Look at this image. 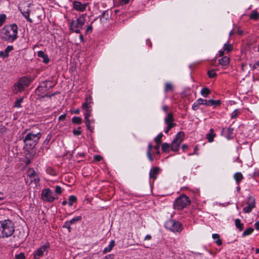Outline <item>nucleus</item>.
<instances>
[{
    "label": "nucleus",
    "instance_id": "0eeeda50",
    "mask_svg": "<svg viewBox=\"0 0 259 259\" xmlns=\"http://www.w3.org/2000/svg\"><path fill=\"white\" fill-rule=\"evenodd\" d=\"M165 227L172 232H180L183 230V226L181 223L171 219L165 222Z\"/></svg>",
    "mask_w": 259,
    "mask_h": 259
},
{
    "label": "nucleus",
    "instance_id": "e433bc0d",
    "mask_svg": "<svg viewBox=\"0 0 259 259\" xmlns=\"http://www.w3.org/2000/svg\"><path fill=\"white\" fill-rule=\"evenodd\" d=\"M163 134L160 133L155 138L154 141L158 145H160L161 143V138L163 137Z\"/></svg>",
    "mask_w": 259,
    "mask_h": 259
},
{
    "label": "nucleus",
    "instance_id": "b1692460",
    "mask_svg": "<svg viewBox=\"0 0 259 259\" xmlns=\"http://www.w3.org/2000/svg\"><path fill=\"white\" fill-rule=\"evenodd\" d=\"M110 19V16L108 14V11H105L102 14V16L100 18V20L102 22H105L107 20H108Z\"/></svg>",
    "mask_w": 259,
    "mask_h": 259
},
{
    "label": "nucleus",
    "instance_id": "680f3d73",
    "mask_svg": "<svg viewBox=\"0 0 259 259\" xmlns=\"http://www.w3.org/2000/svg\"><path fill=\"white\" fill-rule=\"evenodd\" d=\"M147 156H148L149 160L151 162H152L154 160V158H153V156H152L151 152H147Z\"/></svg>",
    "mask_w": 259,
    "mask_h": 259
},
{
    "label": "nucleus",
    "instance_id": "dca6fc26",
    "mask_svg": "<svg viewBox=\"0 0 259 259\" xmlns=\"http://www.w3.org/2000/svg\"><path fill=\"white\" fill-rule=\"evenodd\" d=\"M13 50V46H8L4 52H0V56L3 58H6L8 57L9 52Z\"/></svg>",
    "mask_w": 259,
    "mask_h": 259
},
{
    "label": "nucleus",
    "instance_id": "7ed1b4c3",
    "mask_svg": "<svg viewBox=\"0 0 259 259\" xmlns=\"http://www.w3.org/2000/svg\"><path fill=\"white\" fill-rule=\"evenodd\" d=\"M40 137L41 134L40 133L36 134L29 133L26 135L23 139V142L28 148L32 149L37 144Z\"/></svg>",
    "mask_w": 259,
    "mask_h": 259
},
{
    "label": "nucleus",
    "instance_id": "13d9d810",
    "mask_svg": "<svg viewBox=\"0 0 259 259\" xmlns=\"http://www.w3.org/2000/svg\"><path fill=\"white\" fill-rule=\"evenodd\" d=\"M102 157L99 155L94 156V159L96 161H100L102 159Z\"/></svg>",
    "mask_w": 259,
    "mask_h": 259
},
{
    "label": "nucleus",
    "instance_id": "864d4df0",
    "mask_svg": "<svg viewBox=\"0 0 259 259\" xmlns=\"http://www.w3.org/2000/svg\"><path fill=\"white\" fill-rule=\"evenodd\" d=\"M249 66L252 67V69L253 70L257 69L259 67V61L256 62L252 66L251 64H249Z\"/></svg>",
    "mask_w": 259,
    "mask_h": 259
},
{
    "label": "nucleus",
    "instance_id": "6e6d98bb",
    "mask_svg": "<svg viewBox=\"0 0 259 259\" xmlns=\"http://www.w3.org/2000/svg\"><path fill=\"white\" fill-rule=\"evenodd\" d=\"M7 129L4 125H0V134H3L6 132Z\"/></svg>",
    "mask_w": 259,
    "mask_h": 259
},
{
    "label": "nucleus",
    "instance_id": "39448f33",
    "mask_svg": "<svg viewBox=\"0 0 259 259\" xmlns=\"http://www.w3.org/2000/svg\"><path fill=\"white\" fill-rule=\"evenodd\" d=\"M191 203L190 198L186 195H182L178 197L174 203V207L175 209L182 210Z\"/></svg>",
    "mask_w": 259,
    "mask_h": 259
},
{
    "label": "nucleus",
    "instance_id": "9b49d317",
    "mask_svg": "<svg viewBox=\"0 0 259 259\" xmlns=\"http://www.w3.org/2000/svg\"><path fill=\"white\" fill-rule=\"evenodd\" d=\"M87 6V4H82L78 1H74L73 2V7L77 11L83 12L86 9Z\"/></svg>",
    "mask_w": 259,
    "mask_h": 259
},
{
    "label": "nucleus",
    "instance_id": "4468645a",
    "mask_svg": "<svg viewBox=\"0 0 259 259\" xmlns=\"http://www.w3.org/2000/svg\"><path fill=\"white\" fill-rule=\"evenodd\" d=\"M37 56L39 57L42 58L43 59V62L45 64H47L49 62L50 59L48 58V56L47 54H46L43 51H40L37 52Z\"/></svg>",
    "mask_w": 259,
    "mask_h": 259
},
{
    "label": "nucleus",
    "instance_id": "aec40b11",
    "mask_svg": "<svg viewBox=\"0 0 259 259\" xmlns=\"http://www.w3.org/2000/svg\"><path fill=\"white\" fill-rule=\"evenodd\" d=\"M184 136L185 134L183 132H180L176 136L174 140L178 142L179 143H181L184 139Z\"/></svg>",
    "mask_w": 259,
    "mask_h": 259
},
{
    "label": "nucleus",
    "instance_id": "20e7f679",
    "mask_svg": "<svg viewBox=\"0 0 259 259\" xmlns=\"http://www.w3.org/2000/svg\"><path fill=\"white\" fill-rule=\"evenodd\" d=\"M31 79L29 77L27 76H23L21 77L14 84V89L13 90V93L16 94L18 92H21L26 87L29 85Z\"/></svg>",
    "mask_w": 259,
    "mask_h": 259
},
{
    "label": "nucleus",
    "instance_id": "49530a36",
    "mask_svg": "<svg viewBox=\"0 0 259 259\" xmlns=\"http://www.w3.org/2000/svg\"><path fill=\"white\" fill-rule=\"evenodd\" d=\"M197 101L198 102V104L200 105H205L207 104V100L206 99H203L202 98L198 99Z\"/></svg>",
    "mask_w": 259,
    "mask_h": 259
},
{
    "label": "nucleus",
    "instance_id": "f704fd0d",
    "mask_svg": "<svg viewBox=\"0 0 259 259\" xmlns=\"http://www.w3.org/2000/svg\"><path fill=\"white\" fill-rule=\"evenodd\" d=\"M36 174L33 168H29L27 171V176L30 178L35 176Z\"/></svg>",
    "mask_w": 259,
    "mask_h": 259
},
{
    "label": "nucleus",
    "instance_id": "c85d7f7f",
    "mask_svg": "<svg viewBox=\"0 0 259 259\" xmlns=\"http://www.w3.org/2000/svg\"><path fill=\"white\" fill-rule=\"evenodd\" d=\"M174 89V87L172 83L170 82H166L165 84V87H164V92H172Z\"/></svg>",
    "mask_w": 259,
    "mask_h": 259
},
{
    "label": "nucleus",
    "instance_id": "6ab92c4d",
    "mask_svg": "<svg viewBox=\"0 0 259 259\" xmlns=\"http://www.w3.org/2000/svg\"><path fill=\"white\" fill-rule=\"evenodd\" d=\"M219 63L223 66H226L230 63V58L226 56L223 57L219 60Z\"/></svg>",
    "mask_w": 259,
    "mask_h": 259
},
{
    "label": "nucleus",
    "instance_id": "4be33fe9",
    "mask_svg": "<svg viewBox=\"0 0 259 259\" xmlns=\"http://www.w3.org/2000/svg\"><path fill=\"white\" fill-rule=\"evenodd\" d=\"M115 241L114 240H111L109 244L108 245V247H105L103 251V253L105 254L108 252L111 251L113 249V247L115 246Z\"/></svg>",
    "mask_w": 259,
    "mask_h": 259
},
{
    "label": "nucleus",
    "instance_id": "bf43d9fd",
    "mask_svg": "<svg viewBox=\"0 0 259 259\" xmlns=\"http://www.w3.org/2000/svg\"><path fill=\"white\" fill-rule=\"evenodd\" d=\"M159 147H160V145L157 144L156 145L154 146L153 147L154 149L156 150V153L157 155L160 154Z\"/></svg>",
    "mask_w": 259,
    "mask_h": 259
},
{
    "label": "nucleus",
    "instance_id": "37998d69",
    "mask_svg": "<svg viewBox=\"0 0 259 259\" xmlns=\"http://www.w3.org/2000/svg\"><path fill=\"white\" fill-rule=\"evenodd\" d=\"M207 75L209 78H213L217 76V73L214 70H211L207 72Z\"/></svg>",
    "mask_w": 259,
    "mask_h": 259
},
{
    "label": "nucleus",
    "instance_id": "0e129e2a",
    "mask_svg": "<svg viewBox=\"0 0 259 259\" xmlns=\"http://www.w3.org/2000/svg\"><path fill=\"white\" fill-rule=\"evenodd\" d=\"M152 148H153V145H152V143H149L148 146L147 152H151Z\"/></svg>",
    "mask_w": 259,
    "mask_h": 259
},
{
    "label": "nucleus",
    "instance_id": "5fc2aeb1",
    "mask_svg": "<svg viewBox=\"0 0 259 259\" xmlns=\"http://www.w3.org/2000/svg\"><path fill=\"white\" fill-rule=\"evenodd\" d=\"M199 104H198V102L196 101L194 103L193 106H192V109L194 110H197L199 108Z\"/></svg>",
    "mask_w": 259,
    "mask_h": 259
},
{
    "label": "nucleus",
    "instance_id": "603ef678",
    "mask_svg": "<svg viewBox=\"0 0 259 259\" xmlns=\"http://www.w3.org/2000/svg\"><path fill=\"white\" fill-rule=\"evenodd\" d=\"M81 127H79L77 130H74L73 133L75 136H79L81 134Z\"/></svg>",
    "mask_w": 259,
    "mask_h": 259
},
{
    "label": "nucleus",
    "instance_id": "ddd939ff",
    "mask_svg": "<svg viewBox=\"0 0 259 259\" xmlns=\"http://www.w3.org/2000/svg\"><path fill=\"white\" fill-rule=\"evenodd\" d=\"M160 168L158 167H153L150 171L149 177L150 179H153L154 180L157 178V175L159 172Z\"/></svg>",
    "mask_w": 259,
    "mask_h": 259
},
{
    "label": "nucleus",
    "instance_id": "774afa93",
    "mask_svg": "<svg viewBox=\"0 0 259 259\" xmlns=\"http://www.w3.org/2000/svg\"><path fill=\"white\" fill-rule=\"evenodd\" d=\"M254 226H255V228L256 230H259V221L258 222H256L255 224H254Z\"/></svg>",
    "mask_w": 259,
    "mask_h": 259
},
{
    "label": "nucleus",
    "instance_id": "f03ea898",
    "mask_svg": "<svg viewBox=\"0 0 259 259\" xmlns=\"http://www.w3.org/2000/svg\"><path fill=\"white\" fill-rule=\"evenodd\" d=\"M15 231L14 223L9 219L0 221V238L11 236Z\"/></svg>",
    "mask_w": 259,
    "mask_h": 259
},
{
    "label": "nucleus",
    "instance_id": "09e8293b",
    "mask_svg": "<svg viewBox=\"0 0 259 259\" xmlns=\"http://www.w3.org/2000/svg\"><path fill=\"white\" fill-rule=\"evenodd\" d=\"M62 192V188L59 186H57L55 187V193L57 194L60 195Z\"/></svg>",
    "mask_w": 259,
    "mask_h": 259
},
{
    "label": "nucleus",
    "instance_id": "393cba45",
    "mask_svg": "<svg viewBox=\"0 0 259 259\" xmlns=\"http://www.w3.org/2000/svg\"><path fill=\"white\" fill-rule=\"evenodd\" d=\"M235 224L236 227L239 229V231H241L244 228V225L241 222V221L239 219H236L235 220Z\"/></svg>",
    "mask_w": 259,
    "mask_h": 259
},
{
    "label": "nucleus",
    "instance_id": "f8f14e48",
    "mask_svg": "<svg viewBox=\"0 0 259 259\" xmlns=\"http://www.w3.org/2000/svg\"><path fill=\"white\" fill-rule=\"evenodd\" d=\"M234 128L231 127L223 128L222 131V134L228 139H230L232 135Z\"/></svg>",
    "mask_w": 259,
    "mask_h": 259
},
{
    "label": "nucleus",
    "instance_id": "bb28decb",
    "mask_svg": "<svg viewBox=\"0 0 259 259\" xmlns=\"http://www.w3.org/2000/svg\"><path fill=\"white\" fill-rule=\"evenodd\" d=\"M235 33H237L239 35H241L243 34V32L242 30H240L239 29V28H238V27H236V28L235 27L233 30H232L230 31V33H229V35H230V36H231V35H233Z\"/></svg>",
    "mask_w": 259,
    "mask_h": 259
},
{
    "label": "nucleus",
    "instance_id": "2eb2a0df",
    "mask_svg": "<svg viewBox=\"0 0 259 259\" xmlns=\"http://www.w3.org/2000/svg\"><path fill=\"white\" fill-rule=\"evenodd\" d=\"M92 98L91 97L85 98V102L82 104V108L84 110H87L88 109H91V106L90 104L91 102Z\"/></svg>",
    "mask_w": 259,
    "mask_h": 259
},
{
    "label": "nucleus",
    "instance_id": "cd10ccee",
    "mask_svg": "<svg viewBox=\"0 0 259 259\" xmlns=\"http://www.w3.org/2000/svg\"><path fill=\"white\" fill-rule=\"evenodd\" d=\"M212 237L214 240H215V242L218 245L221 246L222 244V242L220 239V236L218 234H212Z\"/></svg>",
    "mask_w": 259,
    "mask_h": 259
},
{
    "label": "nucleus",
    "instance_id": "4d7b16f0",
    "mask_svg": "<svg viewBox=\"0 0 259 259\" xmlns=\"http://www.w3.org/2000/svg\"><path fill=\"white\" fill-rule=\"evenodd\" d=\"M221 104L220 100H212V106H220Z\"/></svg>",
    "mask_w": 259,
    "mask_h": 259
},
{
    "label": "nucleus",
    "instance_id": "f257e3e1",
    "mask_svg": "<svg viewBox=\"0 0 259 259\" xmlns=\"http://www.w3.org/2000/svg\"><path fill=\"white\" fill-rule=\"evenodd\" d=\"M18 29L16 24L6 25L0 30V35L5 40L14 41L17 38Z\"/></svg>",
    "mask_w": 259,
    "mask_h": 259
},
{
    "label": "nucleus",
    "instance_id": "1a4fd4ad",
    "mask_svg": "<svg viewBox=\"0 0 259 259\" xmlns=\"http://www.w3.org/2000/svg\"><path fill=\"white\" fill-rule=\"evenodd\" d=\"M50 247L48 243H46L41 246L34 252L33 257L34 259H39L44 256L45 253L48 252V250Z\"/></svg>",
    "mask_w": 259,
    "mask_h": 259
},
{
    "label": "nucleus",
    "instance_id": "a19ab883",
    "mask_svg": "<svg viewBox=\"0 0 259 259\" xmlns=\"http://www.w3.org/2000/svg\"><path fill=\"white\" fill-rule=\"evenodd\" d=\"M82 119L79 117H74L72 118V122L76 124H80L81 123Z\"/></svg>",
    "mask_w": 259,
    "mask_h": 259
},
{
    "label": "nucleus",
    "instance_id": "423d86ee",
    "mask_svg": "<svg viewBox=\"0 0 259 259\" xmlns=\"http://www.w3.org/2000/svg\"><path fill=\"white\" fill-rule=\"evenodd\" d=\"M86 14H81L76 20H72L69 23V29L74 30L75 28H82L84 24Z\"/></svg>",
    "mask_w": 259,
    "mask_h": 259
},
{
    "label": "nucleus",
    "instance_id": "8fccbe9b",
    "mask_svg": "<svg viewBox=\"0 0 259 259\" xmlns=\"http://www.w3.org/2000/svg\"><path fill=\"white\" fill-rule=\"evenodd\" d=\"M70 226H71V224L69 223V222L67 221H66L65 223H64V224L63 226V228H67L68 229V231L69 232H70L71 231V228H70Z\"/></svg>",
    "mask_w": 259,
    "mask_h": 259
},
{
    "label": "nucleus",
    "instance_id": "ea45409f",
    "mask_svg": "<svg viewBox=\"0 0 259 259\" xmlns=\"http://www.w3.org/2000/svg\"><path fill=\"white\" fill-rule=\"evenodd\" d=\"M82 219V218L81 216L76 217L75 218H73L72 219H71L70 221H68L69 223L71 224V225L73 224H74L75 223L80 221Z\"/></svg>",
    "mask_w": 259,
    "mask_h": 259
},
{
    "label": "nucleus",
    "instance_id": "de8ad7c7",
    "mask_svg": "<svg viewBox=\"0 0 259 259\" xmlns=\"http://www.w3.org/2000/svg\"><path fill=\"white\" fill-rule=\"evenodd\" d=\"M15 258H16V259H25V256L24 253L23 252H21L19 254H16Z\"/></svg>",
    "mask_w": 259,
    "mask_h": 259
},
{
    "label": "nucleus",
    "instance_id": "052dcab7",
    "mask_svg": "<svg viewBox=\"0 0 259 259\" xmlns=\"http://www.w3.org/2000/svg\"><path fill=\"white\" fill-rule=\"evenodd\" d=\"M114 255L113 254H109L107 255H106L102 259H114Z\"/></svg>",
    "mask_w": 259,
    "mask_h": 259
},
{
    "label": "nucleus",
    "instance_id": "a878e982",
    "mask_svg": "<svg viewBox=\"0 0 259 259\" xmlns=\"http://www.w3.org/2000/svg\"><path fill=\"white\" fill-rule=\"evenodd\" d=\"M20 10L21 12L22 13V15H23V16L27 19V20L28 21H29V22H31L32 20L29 18L30 10H27L26 11H22V9H20Z\"/></svg>",
    "mask_w": 259,
    "mask_h": 259
},
{
    "label": "nucleus",
    "instance_id": "e2e57ef3",
    "mask_svg": "<svg viewBox=\"0 0 259 259\" xmlns=\"http://www.w3.org/2000/svg\"><path fill=\"white\" fill-rule=\"evenodd\" d=\"M93 30V27L91 25H89L88 26V27L87 28V29H86V33H88L89 32H92Z\"/></svg>",
    "mask_w": 259,
    "mask_h": 259
},
{
    "label": "nucleus",
    "instance_id": "69168bd1",
    "mask_svg": "<svg viewBox=\"0 0 259 259\" xmlns=\"http://www.w3.org/2000/svg\"><path fill=\"white\" fill-rule=\"evenodd\" d=\"M162 110L163 111L165 112V113H167V111H168V107L166 105H163L162 107Z\"/></svg>",
    "mask_w": 259,
    "mask_h": 259
},
{
    "label": "nucleus",
    "instance_id": "6e6552de",
    "mask_svg": "<svg viewBox=\"0 0 259 259\" xmlns=\"http://www.w3.org/2000/svg\"><path fill=\"white\" fill-rule=\"evenodd\" d=\"M42 199L47 202H52L57 198L49 188L44 189L41 192Z\"/></svg>",
    "mask_w": 259,
    "mask_h": 259
},
{
    "label": "nucleus",
    "instance_id": "72a5a7b5",
    "mask_svg": "<svg viewBox=\"0 0 259 259\" xmlns=\"http://www.w3.org/2000/svg\"><path fill=\"white\" fill-rule=\"evenodd\" d=\"M23 97L18 99L17 100H16L15 101L14 105V107L15 108L21 107V104L23 102Z\"/></svg>",
    "mask_w": 259,
    "mask_h": 259
},
{
    "label": "nucleus",
    "instance_id": "9d476101",
    "mask_svg": "<svg viewBox=\"0 0 259 259\" xmlns=\"http://www.w3.org/2000/svg\"><path fill=\"white\" fill-rule=\"evenodd\" d=\"M255 201L254 198L250 196L248 197L247 206L243 208V211L244 213H249L251 211L252 209L255 207Z\"/></svg>",
    "mask_w": 259,
    "mask_h": 259
},
{
    "label": "nucleus",
    "instance_id": "5701e85b",
    "mask_svg": "<svg viewBox=\"0 0 259 259\" xmlns=\"http://www.w3.org/2000/svg\"><path fill=\"white\" fill-rule=\"evenodd\" d=\"M234 179L235 180V181L236 182L239 184V183L242 180V179H243V176L242 175V174L240 172H236L235 173L234 175Z\"/></svg>",
    "mask_w": 259,
    "mask_h": 259
},
{
    "label": "nucleus",
    "instance_id": "79ce46f5",
    "mask_svg": "<svg viewBox=\"0 0 259 259\" xmlns=\"http://www.w3.org/2000/svg\"><path fill=\"white\" fill-rule=\"evenodd\" d=\"M31 179V182H34L35 184H37L39 182V178L37 174Z\"/></svg>",
    "mask_w": 259,
    "mask_h": 259
},
{
    "label": "nucleus",
    "instance_id": "a18cd8bd",
    "mask_svg": "<svg viewBox=\"0 0 259 259\" xmlns=\"http://www.w3.org/2000/svg\"><path fill=\"white\" fill-rule=\"evenodd\" d=\"M92 109H88L87 110H85V112L84 113V118L87 119L89 118L91 115Z\"/></svg>",
    "mask_w": 259,
    "mask_h": 259
},
{
    "label": "nucleus",
    "instance_id": "c9c22d12",
    "mask_svg": "<svg viewBox=\"0 0 259 259\" xmlns=\"http://www.w3.org/2000/svg\"><path fill=\"white\" fill-rule=\"evenodd\" d=\"M254 231V229L251 227H249L246 229L242 233V237L250 235Z\"/></svg>",
    "mask_w": 259,
    "mask_h": 259
},
{
    "label": "nucleus",
    "instance_id": "3c124183",
    "mask_svg": "<svg viewBox=\"0 0 259 259\" xmlns=\"http://www.w3.org/2000/svg\"><path fill=\"white\" fill-rule=\"evenodd\" d=\"M239 113V111L237 109L235 110L231 114L232 118H236L238 116Z\"/></svg>",
    "mask_w": 259,
    "mask_h": 259
},
{
    "label": "nucleus",
    "instance_id": "c756f323",
    "mask_svg": "<svg viewBox=\"0 0 259 259\" xmlns=\"http://www.w3.org/2000/svg\"><path fill=\"white\" fill-rule=\"evenodd\" d=\"M200 93L203 97H207V96L210 93V91L208 88L205 87L202 89Z\"/></svg>",
    "mask_w": 259,
    "mask_h": 259
},
{
    "label": "nucleus",
    "instance_id": "412c9836",
    "mask_svg": "<svg viewBox=\"0 0 259 259\" xmlns=\"http://www.w3.org/2000/svg\"><path fill=\"white\" fill-rule=\"evenodd\" d=\"M174 114L172 112H169L164 118V122L165 123H166L169 122H174Z\"/></svg>",
    "mask_w": 259,
    "mask_h": 259
},
{
    "label": "nucleus",
    "instance_id": "f3484780",
    "mask_svg": "<svg viewBox=\"0 0 259 259\" xmlns=\"http://www.w3.org/2000/svg\"><path fill=\"white\" fill-rule=\"evenodd\" d=\"M216 136L214 132V130L212 128H210L209 132L206 135V139L208 142L211 143L213 141L214 138Z\"/></svg>",
    "mask_w": 259,
    "mask_h": 259
},
{
    "label": "nucleus",
    "instance_id": "c03bdc74",
    "mask_svg": "<svg viewBox=\"0 0 259 259\" xmlns=\"http://www.w3.org/2000/svg\"><path fill=\"white\" fill-rule=\"evenodd\" d=\"M6 19V16L5 14L0 15V27L3 25Z\"/></svg>",
    "mask_w": 259,
    "mask_h": 259
},
{
    "label": "nucleus",
    "instance_id": "58836bf2",
    "mask_svg": "<svg viewBox=\"0 0 259 259\" xmlns=\"http://www.w3.org/2000/svg\"><path fill=\"white\" fill-rule=\"evenodd\" d=\"M223 49L224 51L229 52L233 50V46L230 44H225L223 47Z\"/></svg>",
    "mask_w": 259,
    "mask_h": 259
},
{
    "label": "nucleus",
    "instance_id": "7c9ffc66",
    "mask_svg": "<svg viewBox=\"0 0 259 259\" xmlns=\"http://www.w3.org/2000/svg\"><path fill=\"white\" fill-rule=\"evenodd\" d=\"M165 124L167 125V127L164 131L166 134H167L172 127L176 126V123L175 122H169Z\"/></svg>",
    "mask_w": 259,
    "mask_h": 259
},
{
    "label": "nucleus",
    "instance_id": "2f4dec72",
    "mask_svg": "<svg viewBox=\"0 0 259 259\" xmlns=\"http://www.w3.org/2000/svg\"><path fill=\"white\" fill-rule=\"evenodd\" d=\"M251 19L257 20L259 17V13L256 11H253L249 15Z\"/></svg>",
    "mask_w": 259,
    "mask_h": 259
},
{
    "label": "nucleus",
    "instance_id": "473e14b6",
    "mask_svg": "<svg viewBox=\"0 0 259 259\" xmlns=\"http://www.w3.org/2000/svg\"><path fill=\"white\" fill-rule=\"evenodd\" d=\"M170 147V145L169 144L167 143H164L162 144L161 150L164 152H168Z\"/></svg>",
    "mask_w": 259,
    "mask_h": 259
},
{
    "label": "nucleus",
    "instance_id": "338daca9",
    "mask_svg": "<svg viewBox=\"0 0 259 259\" xmlns=\"http://www.w3.org/2000/svg\"><path fill=\"white\" fill-rule=\"evenodd\" d=\"M85 124L86 125H90L91 123H92V121L91 119L89 118H87V119H85Z\"/></svg>",
    "mask_w": 259,
    "mask_h": 259
},
{
    "label": "nucleus",
    "instance_id": "a211bd4d",
    "mask_svg": "<svg viewBox=\"0 0 259 259\" xmlns=\"http://www.w3.org/2000/svg\"><path fill=\"white\" fill-rule=\"evenodd\" d=\"M181 143H179L178 142L173 140L170 145V148L171 151L174 152H177L179 149V147Z\"/></svg>",
    "mask_w": 259,
    "mask_h": 259
},
{
    "label": "nucleus",
    "instance_id": "4c0bfd02",
    "mask_svg": "<svg viewBox=\"0 0 259 259\" xmlns=\"http://www.w3.org/2000/svg\"><path fill=\"white\" fill-rule=\"evenodd\" d=\"M77 201V198L74 195H71L69 197L68 205L70 206H72L73 203Z\"/></svg>",
    "mask_w": 259,
    "mask_h": 259
}]
</instances>
